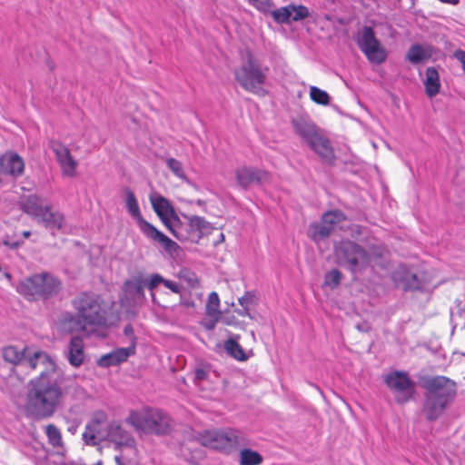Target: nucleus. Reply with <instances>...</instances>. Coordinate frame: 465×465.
<instances>
[{
	"mask_svg": "<svg viewBox=\"0 0 465 465\" xmlns=\"http://www.w3.org/2000/svg\"><path fill=\"white\" fill-rule=\"evenodd\" d=\"M392 280L396 286L404 292L424 291L430 283V279L424 272H415L405 265L399 266L393 272Z\"/></svg>",
	"mask_w": 465,
	"mask_h": 465,
	"instance_id": "10",
	"label": "nucleus"
},
{
	"mask_svg": "<svg viewBox=\"0 0 465 465\" xmlns=\"http://www.w3.org/2000/svg\"><path fill=\"white\" fill-rule=\"evenodd\" d=\"M240 339V335L236 334L233 337L228 339L224 341V350L229 356L232 358L244 361H247L249 356L244 351L242 347L239 344L238 341Z\"/></svg>",
	"mask_w": 465,
	"mask_h": 465,
	"instance_id": "27",
	"label": "nucleus"
},
{
	"mask_svg": "<svg viewBox=\"0 0 465 465\" xmlns=\"http://www.w3.org/2000/svg\"><path fill=\"white\" fill-rule=\"evenodd\" d=\"M250 5L262 13H267L271 7V0H247Z\"/></svg>",
	"mask_w": 465,
	"mask_h": 465,
	"instance_id": "41",
	"label": "nucleus"
},
{
	"mask_svg": "<svg viewBox=\"0 0 465 465\" xmlns=\"http://www.w3.org/2000/svg\"><path fill=\"white\" fill-rule=\"evenodd\" d=\"M206 314L209 317L220 316V299L217 292H213L209 294L206 303Z\"/></svg>",
	"mask_w": 465,
	"mask_h": 465,
	"instance_id": "34",
	"label": "nucleus"
},
{
	"mask_svg": "<svg viewBox=\"0 0 465 465\" xmlns=\"http://www.w3.org/2000/svg\"><path fill=\"white\" fill-rule=\"evenodd\" d=\"M272 16L278 24H290L292 22L290 5L272 11Z\"/></svg>",
	"mask_w": 465,
	"mask_h": 465,
	"instance_id": "36",
	"label": "nucleus"
},
{
	"mask_svg": "<svg viewBox=\"0 0 465 465\" xmlns=\"http://www.w3.org/2000/svg\"><path fill=\"white\" fill-rule=\"evenodd\" d=\"M442 3L445 4H450V5H457L459 3V0H440Z\"/></svg>",
	"mask_w": 465,
	"mask_h": 465,
	"instance_id": "53",
	"label": "nucleus"
},
{
	"mask_svg": "<svg viewBox=\"0 0 465 465\" xmlns=\"http://www.w3.org/2000/svg\"><path fill=\"white\" fill-rule=\"evenodd\" d=\"M25 163L22 157L15 153H6L0 157V173L18 177L23 174Z\"/></svg>",
	"mask_w": 465,
	"mask_h": 465,
	"instance_id": "19",
	"label": "nucleus"
},
{
	"mask_svg": "<svg viewBox=\"0 0 465 465\" xmlns=\"http://www.w3.org/2000/svg\"><path fill=\"white\" fill-rule=\"evenodd\" d=\"M162 283L166 288L171 290L173 293H180L181 292V288H180L179 284L177 282H173V281H170V280H166V279L163 278V282H162Z\"/></svg>",
	"mask_w": 465,
	"mask_h": 465,
	"instance_id": "45",
	"label": "nucleus"
},
{
	"mask_svg": "<svg viewBox=\"0 0 465 465\" xmlns=\"http://www.w3.org/2000/svg\"><path fill=\"white\" fill-rule=\"evenodd\" d=\"M235 178L238 185L246 190L251 185H260L268 182L270 175L266 171L255 167L242 166L235 170Z\"/></svg>",
	"mask_w": 465,
	"mask_h": 465,
	"instance_id": "16",
	"label": "nucleus"
},
{
	"mask_svg": "<svg viewBox=\"0 0 465 465\" xmlns=\"http://www.w3.org/2000/svg\"><path fill=\"white\" fill-rule=\"evenodd\" d=\"M342 273L338 269H331L324 276V285L335 289L341 283Z\"/></svg>",
	"mask_w": 465,
	"mask_h": 465,
	"instance_id": "37",
	"label": "nucleus"
},
{
	"mask_svg": "<svg viewBox=\"0 0 465 465\" xmlns=\"http://www.w3.org/2000/svg\"><path fill=\"white\" fill-rule=\"evenodd\" d=\"M310 97L318 104L327 105L330 104V95L328 93L316 86H311Z\"/></svg>",
	"mask_w": 465,
	"mask_h": 465,
	"instance_id": "35",
	"label": "nucleus"
},
{
	"mask_svg": "<svg viewBox=\"0 0 465 465\" xmlns=\"http://www.w3.org/2000/svg\"><path fill=\"white\" fill-rule=\"evenodd\" d=\"M21 208L25 213L31 215L35 219L41 214V212L45 209L42 199L36 194H30L23 200L21 203Z\"/></svg>",
	"mask_w": 465,
	"mask_h": 465,
	"instance_id": "29",
	"label": "nucleus"
},
{
	"mask_svg": "<svg viewBox=\"0 0 465 465\" xmlns=\"http://www.w3.org/2000/svg\"><path fill=\"white\" fill-rule=\"evenodd\" d=\"M268 71L267 66L262 65L251 52H247L241 65L234 70V77L245 91L264 96L267 91L262 86L266 82Z\"/></svg>",
	"mask_w": 465,
	"mask_h": 465,
	"instance_id": "5",
	"label": "nucleus"
},
{
	"mask_svg": "<svg viewBox=\"0 0 465 465\" xmlns=\"http://www.w3.org/2000/svg\"><path fill=\"white\" fill-rule=\"evenodd\" d=\"M262 462V455L251 449H243L240 452L241 465H259Z\"/></svg>",
	"mask_w": 465,
	"mask_h": 465,
	"instance_id": "32",
	"label": "nucleus"
},
{
	"mask_svg": "<svg viewBox=\"0 0 465 465\" xmlns=\"http://www.w3.org/2000/svg\"><path fill=\"white\" fill-rule=\"evenodd\" d=\"M308 146L322 159L324 163L334 164L336 156L329 138L321 133L314 138Z\"/></svg>",
	"mask_w": 465,
	"mask_h": 465,
	"instance_id": "17",
	"label": "nucleus"
},
{
	"mask_svg": "<svg viewBox=\"0 0 465 465\" xmlns=\"http://www.w3.org/2000/svg\"><path fill=\"white\" fill-rule=\"evenodd\" d=\"M125 421L134 427L136 430L147 434L165 435L174 427L172 418L159 409L131 411Z\"/></svg>",
	"mask_w": 465,
	"mask_h": 465,
	"instance_id": "6",
	"label": "nucleus"
},
{
	"mask_svg": "<svg viewBox=\"0 0 465 465\" xmlns=\"http://www.w3.org/2000/svg\"><path fill=\"white\" fill-rule=\"evenodd\" d=\"M431 55L430 49L429 47L425 48L419 44L412 45L408 53L407 59L414 64H418L427 59H429Z\"/></svg>",
	"mask_w": 465,
	"mask_h": 465,
	"instance_id": "30",
	"label": "nucleus"
},
{
	"mask_svg": "<svg viewBox=\"0 0 465 465\" xmlns=\"http://www.w3.org/2000/svg\"><path fill=\"white\" fill-rule=\"evenodd\" d=\"M184 223H185L181 221L174 211L173 213L171 214V216L167 219V223L163 224L178 241L182 242L180 232H184Z\"/></svg>",
	"mask_w": 465,
	"mask_h": 465,
	"instance_id": "31",
	"label": "nucleus"
},
{
	"mask_svg": "<svg viewBox=\"0 0 465 465\" xmlns=\"http://www.w3.org/2000/svg\"><path fill=\"white\" fill-rule=\"evenodd\" d=\"M107 440L114 443L116 448H135V439L115 420L111 421Z\"/></svg>",
	"mask_w": 465,
	"mask_h": 465,
	"instance_id": "20",
	"label": "nucleus"
},
{
	"mask_svg": "<svg viewBox=\"0 0 465 465\" xmlns=\"http://www.w3.org/2000/svg\"><path fill=\"white\" fill-rule=\"evenodd\" d=\"M222 322H223L224 324L226 325H243V322H239L237 321V319L234 317V316H227V317H223L222 318Z\"/></svg>",
	"mask_w": 465,
	"mask_h": 465,
	"instance_id": "48",
	"label": "nucleus"
},
{
	"mask_svg": "<svg viewBox=\"0 0 465 465\" xmlns=\"http://www.w3.org/2000/svg\"><path fill=\"white\" fill-rule=\"evenodd\" d=\"M424 400L421 411L429 421L437 420L451 406L457 396V384L446 376H428L421 381Z\"/></svg>",
	"mask_w": 465,
	"mask_h": 465,
	"instance_id": "3",
	"label": "nucleus"
},
{
	"mask_svg": "<svg viewBox=\"0 0 465 465\" xmlns=\"http://www.w3.org/2000/svg\"><path fill=\"white\" fill-rule=\"evenodd\" d=\"M357 328H358V330H360V331H367V329H366V328H363V327H362L361 325H360V324H358V325H357Z\"/></svg>",
	"mask_w": 465,
	"mask_h": 465,
	"instance_id": "55",
	"label": "nucleus"
},
{
	"mask_svg": "<svg viewBox=\"0 0 465 465\" xmlns=\"http://www.w3.org/2000/svg\"><path fill=\"white\" fill-rule=\"evenodd\" d=\"M254 294L252 292H247L245 294L239 298L238 302L242 307H247L253 303Z\"/></svg>",
	"mask_w": 465,
	"mask_h": 465,
	"instance_id": "42",
	"label": "nucleus"
},
{
	"mask_svg": "<svg viewBox=\"0 0 465 465\" xmlns=\"http://www.w3.org/2000/svg\"><path fill=\"white\" fill-rule=\"evenodd\" d=\"M424 85L426 94L429 97H434L440 93V76L438 71L434 67L427 68Z\"/></svg>",
	"mask_w": 465,
	"mask_h": 465,
	"instance_id": "28",
	"label": "nucleus"
},
{
	"mask_svg": "<svg viewBox=\"0 0 465 465\" xmlns=\"http://www.w3.org/2000/svg\"><path fill=\"white\" fill-rule=\"evenodd\" d=\"M209 371L204 368H197L194 371V380L202 381L207 379Z\"/></svg>",
	"mask_w": 465,
	"mask_h": 465,
	"instance_id": "47",
	"label": "nucleus"
},
{
	"mask_svg": "<svg viewBox=\"0 0 465 465\" xmlns=\"http://www.w3.org/2000/svg\"><path fill=\"white\" fill-rule=\"evenodd\" d=\"M166 165L173 172V173L175 176H177L183 180H186V175L183 172V165H182L181 162H179L178 160H176L174 158H168L166 160Z\"/></svg>",
	"mask_w": 465,
	"mask_h": 465,
	"instance_id": "40",
	"label": "nucleus"
},
{
	"mask_svg": "<svg viewBox=\"0 0 465 465\" xmlns=\"http://www.w3.org/2000/svg\"><path fill=\"white\" fill-rule=\"evenodd\" d=\"M124 292L125 294L134 301L145 300L144 286L143 283V276L134 277L132 280L125 281L124 284Z\"/></svg>",
	"mask_w": 465,
	"mask_h": 465,
	"instance_id": "25",
	"label": "nucleus"
},
{
	"mask_svg": "<svg viewBox=\"0 0 465 465\" xmlns=\"http://www.w3.org/2000/svg\"><path fill=\"white\" fill-rule=\"evenodd\" d=\"M134 345L128 346L127 348H119L110 353L103 355L97 361L98 365L103 368L115 366L127 361V359L134 355Z\"/></svg>",
	"mask_w": 465,
	"mask_h": 465,
	"instance_id": "22",
	"label": "nucleus"
},
{
	"mask_svg": "<svg viewBox=\"0 0 465 465\" xmlns=\"http://www.w3.org/2000/svg\"><path fill=\"white\" fill-rule=\"evenodd\" d=\"M344 221L346 215L340 210L326 212L320 223H313L308 228V235L314 242L328 238L332 232Z\"/></svg>",
	"mask_w": 465,
	"mask_h": 465,
	"instance_id": "12",
	"label": "nucleus"
},
{
	"mask_svg": "<svg viewBox=\"0 0 465 465\" xmlns=\"http://www.w3.org/2000/svg\"><path fill=\"white\" fill-rule=\"evenodd\" d=\"M220 316L211 317L212 319L209 321L208 323L205 324V328L207 330H213L214 329Z\"/></svg>",
	"mask_w": 465,
	"mask_h": 465,
	"instance_id": "50",
	"label": "nucleus"
},
{
	"mask_svg": "<svg viewBox=\"0 0 465 465\" xmlns=\"http://www.w3.org/2000/svg\"><path fill=\"white\" fill-rule=\"evenodd\" d=\"M202 443L227 454L247 444L242 433L233 429L207 430L202 438Z\"/></svg>",
	"mask_w": 465,
	"mask_h": 465,
	"instance_id": "9",
	"label": "nucleus"
},
{
	"mask_svg": "<svg viewBox=\"0 0 465 465\" xmlns=\"http://www.w3.org/2000/svg\"><path fill=\"white\" fill-rule=\"evenodd\" d=\"M2 242L4 245H5L6 247H8L11 250H15V249L19 248L24 243L23 241H13L10 239L9 236H5L2 239Z\"/></svg>",
	"mask_w": 465,
	"mask_h": 465,
	"instance_id": "44",
	"label": "nucleus"
},
{
	"mask_svg": "<svg viewBox=\"0 0 465 465\" xmlns=\"http://www.w3.org/2000/svg\"><path fill=\"white\" fill-rule=\"evenodd\" d=\"M237 313L241 316H250L249 308L242 307V310H237Z\"/></svg>",
	"mask_w": 465,
	"mask_h": 465,
	"instance_id": "52",
	"label": "nucleus"
},
{
	"mask_svg": "<svg viewBox=\"0 0 465 465\" xmlns=\"http://www.w3.org/2000/svg\"><path fill=\"white\" fill-rule=\"evenodd\" d=\"M3 357L7 362L32 370L43 367L40 374L27 383L25 411L27 416L37 420L53 417L67 391L64 374L52 358L42 351H35L31 355L26 352L25 348L20 351L15 346L5 347Z\"/></svg>",
	"mask_w": 465,
	"mask_h": 465,
	"instance_id": "1",
	"label": "nucleus"
},
{
	"mask_svg": "<svg viewBox=\"0 0 465 465\" xmlns=\"http://www.w3.org/2000/svg\"><path fill=\"white\" fill-rule=\"evenodd\" d=\"M84 341L79 336H74L71 339L67 359L71 365L74 367L80 366L84 361Z\"/></svg>",
	"mask_w": 465,
	"mask_h": 465,
	"instance_id": "24",
	"label": "nucleus"
},
{
	"mask_svg": "<svg viewBox=\"0 0 465 465\" xmlns=\"http://www.w3.org/2000/svg\"><path fill=\"white\" fill-rule=\"evenodd\" d=\"M294 132L307 144H309L320 134L319 128L311 120L304 117H297L292 120Z\"/></svg>",
	"mask_w": 465,
	"mask_h": 465,
	"instance_id": "21",
	"label": "nucleus"
},
{
	"mask_svg": "<svg viewBox=\"0 0 465 465\" xmlns=\"http://www.w3.org/2000/svg\"><path fill=\"white\" fill-rule=\"evenodd\" d=\"M94 465H102V462L101 461H98L96 464Z\"/></svg>",
	"mask_w": 465,
	"mask_h": 465,
	"instance_id": "59",
	"label": "nucleus"
},
{
	"mask_svg": "<svg viewBox=\"0 0 465 465\" xmlns=\"http://www.w3.org/2000/svg\"><path fill=\"white\" fill-rule=\"evenodd\" d=\"M53 151L56 156V160L60 164L63 173L66 176L73 177L75 175L77 162L72 156L69 149L64 145L56 143L53 145Z\"/></svg>",
	"mask_w": 465,
	"mask_h": 465,
	"instance_id": "18",
	"label": "nucleus"
},
{
	"mask_svg": "<svg viewBox=\"0 0 465 465\" xmlns=\"http://www.w3.org/2000/svg\"><path fill=\"white\" fill-rule=\"evenodd\" d=\"M30 235H31V232H30V231H25V232H23V236H24L25 238H28Z\"/></svg>",
	"mask_w": 465,
	"mask_h": 465,
	"instance_id": "54",
	"label": "nucleus"
},
{
	"mask_svg": "<svg viewBox=\"0 0 465 465\" xmlns=\"http://www.w3.org/2000/svg\"><path fill=\"white\" fill-rule=\"evenodd\" d=\"M5 277H6L7 279H11V278H12V276H11V274H10L9 272H5Z\"/></svg>",
	"mask_w": 465,
	"mask_h": 465,
	"instance_id": "57",
	"label": "nucleus"
},
{
	"mask_svg": "<svg viewBox=\"0 0 465 465\" xmlns=\"http://www.w3.org/2000/svg\"><path fill=\"white\" fill-rule=\"evenodd\" d=\"M114 460L116 462V465H130L131 464L130 460H124V457L121 455H116L114 458Z\"/></svg>",
	"mask_w": 465,
	"mask_h": 465,
	"instance_id": "51",
	"label": "nucleus"
},
{
	"mask_svg": "<svg viewBox=\"0 0 465 465\" xmlns=\"http://www.w3.org/2000/svg\"><path fill=\"white\" fill-rule=\"evenodd\" d=\"M384 381L393 392L397 403L404 404L413 397L415 383L406 371H391L386 375Z\"/></svg>",
	"mask_w": 465,
	"mask_h": 465,
	"instance_id": "11",
	"label": "nucleus"
},
{
	"mask_svg": "<svg viewBox=\"0 0 465 465\" xmlns=\"http://www.w3.org/2000/svg\"><path fill=\"white\" fill-rule=\"evenodd\" d=\"M62 287V281L57 276L49 272H42L22 280L16 291L27 301H46L56 296Z\"/></svg>",
	"mask_w": 465,
	"mask_h": 465,
	"instance_id": "4",
	"label": "nucleus"
},
{
	"mask_svg": "<svg viewBox=\"0 0 465 465\" xmlns=\"http://www.w3.org/2000/svg\"><path fill=\"white\" fill-rule=\"evenodd\" d=\"M454 56H455V58H457L462 64L463 69L465 71V51H463V50H457L454 53Z\"/></svg>",
	"mask_w": 465,
	"mask_h": 465,
	"instance_id": "49",
	"label": "nucleus"
},
{
	"mask_svg": "<svg viewBox=\"0 0 465 465\" xmlns=\"http://www.w3.org/2000/svg\"><path fill=\"white\" fill-rule=\"evenodd\" d=\"M290 11L292 13V22H298L309 17L310 13L304 5H290Z\"/></svg>",
	"mask_w": 465,
	"mask_h": 465,
	"instance_id": "38",
	"label": "nucleus"
},
{
	"mask_svg": "<svg viewBox=\"0 0 465 465\" xmlns=\"http://www.w3.org/2000/svg\"><path fill=\"white\" fill-rule=\"evenodd\" d=\"M124 333L126 337L130 339V346L134 345L136 347V337L134 335V328L131 324H127L124 328Z\"/></svg>",
	"mask_w": 465,
	"mask_h": 465,
	"instance_id": "43",
	"label": "nucleus"
},
{
	"mask_svg": "<svg viewBox=\"0 0 465 465\" xmlns=\"http://www.w3.org/2000/svg\"><path fill=\"white\" fill-rule=\"evenodd\" d=\"M45 434L48 442L54 448L63 446V439L60 430L54 424H48L45 427Z\"/></svg>",
	"mask_w": 465,
	"mask_h": 465,
	"instance_id": "33",
	"label": "nucleus"
},
{
	"mask_svg": "<svg viewBox=\"0 0 465 465\" xmlns=\"http://www.w3.org/2000/svg\"><path fill=\"white\" fill-rule=\"evenodd\" d=\"M357 44L371 63L380 64L386 60L387 53L376 38L371 27L365 26L363 28Z\"/></svg>",
	"mask_w": 465,
	"mask_h": 465,
	"instance_id": "14",
	"label": "nucleus"
},
{
	"mask_svg": "<svg viewBox=\"0 0 465 465\" xmlns=\"http://www.w3.org/2000/svg\"><path fill=\"white\" fill-rule=\"evenodd\" d=\"M335 263L353 276L361 274L367 268L387 269L389 266V250L383 243H376L365 249L351 240H341L333 244Z\"/></svg>",
	"mask_w": 465,
	"mask_h": 465,
	"instance_id": "2",
	"label": "nucleus"
},
{
	"mask_svg": "<svg viewBox=\"0 0 465 465\" xmlns=\"http://www.w3.org/2000/svg\"><path fill=\"white\" fill-rule=\"evenodd\" d=\"M203 203H203V201H202V200H198V201H197V204H198V205H203Z\"/></svg>",
	"mask_w": 465,
	"mask_h": 465,
	"instance_id": "58",
	"label": "nucleus"
},
{
	"mask_svg": "<svg viewBox=\"0 0 465 465\" xmlns=\"http://www.w3.org/2000/svg\"><path fill=\"white\" fill-rule=\"evenodd\" d=\"M151 203L153 211L163 222L167 223V219L173 213L174 209L169 203V201L162 195H158L154 198H151Z\"/></svg>",
	"mask_w": 465,
	"mask_h": 465,
	"instance_id": "26",
	"label": "nucleus"
},
{
	"mask_svg": "<svg viewBox=\"0 0 465 465\" xmlns=\"http://www.w3.org/2000/svg\"><path fill=\"white\" fill-rule=\"evenodd\" d=\"M124 194L127 212L135 220L142 233L146 238L160 243L165 252H176L179 245L143 217L134 192L131 189L126 188L124 190Z\"/></svg>",
	"mask_w": 465,
	"mask_h": 465,
	"instance_id": "7",
	"label": "nucleus"
},
{
	"mask_svg": "<svg viewBox=\"0 0 465 465\" xmlns=\"http://www.w3.org/2000/svg\"><path fill=\"white\" fill-rule=\"evenodd\" d=\"M35 220L50 230H60L64 221V215L59 212H53L49 206H45L41 214Z\"/></svg>",
	"mask_w": 465,
	"mask_h": 465,
	"instance_id": "23",
	"label": "nucleus"
},
{
	"mask_svg": "<svg viewBox=\"0 0 465 465\" xmlns=\"http://www.w3.org/2000/svg\"><path fill=\"white\" fill-rule=\"evenodd\" d=\"M219 240H220V242H223L224 240V235L223 232H220Z\"/></svg>",
	"mask_w": 465,
	"mask_h": 465,
	"instance_id": "56",
	"label": "nucleus"
},
{
	"mask_svg": "<svg viewBox=\"0 0 465 465\" xmlns=\"http://www.w3.org/2000/svg\"><path fill=\"white\" fill-rule=\"evenodd\" d=\"M111 421L104 411L94 412L85 425L83 440L90 446H96L101 441L107 440Z\"/></svg>",
	"mask_w": 465,
	"mask_h": 465,
	"instance_id": "13",
	"label": "nucleus"
},
{
	"mask_svg": "<svg viewBox=\"0 0 465 465\" xmlns=\"http://www.w3.org/2000/svg\"><path fill=\"white\" fill-rule=\"evenodd\" d=\"M73 305L77 312L78 322L84 327L105 324V311L102 307V300L99 295L93 292H82L74 299Z\"/></svg>",
	"mask_w": 465,
	"mask_h": 465,
	"instance_id": "8",
	"label": "nucleus"
},
{
	"mask_svg": "<svg viewBox=\"0 0 465 465\" xmlns=\"http://www.w3.org/2000/svg\"><path fill=\"white\" fill-rule=\"evenodd\" d=\"M186 223H184V232H180L182 242H198L199 240L213 230L212 224L203 217L197 215L187 216Z\"/></svg>",
	"mask_w": 465,
	"mask_h": 465,
	"instance_id": "15",
	"label": "nucleus"
},
{
	"mask_svg": "<svg viewBox=\"0 0 465 465\" xmlns=\"http://www.w3.org/2000/svg\"><path fill=\"white\" fill-rule=\"evenodd\" d=\"M163 282V277L159 273H153L149 278L143 277V283L144 287H147L151 291L153 300L155 299L153 290Z\"/></svg>",
	"mask_w": 465,
	"mask_h": 465,
	"instance_id": "39",
	"label": "nucleus"
},
{
	"mask_svg": "<svg viewBox=\"0 0 465 465\" xmlns=\"http://www.w3.org/2000/svg\"><path fill=\"white\" fill-rule=\"evenodd\" d=\"M181 277L184 278L193 287L197 282L196 275L189 271L181 272Z\"/></svg>",
	"mask_w": 465,
	"mask_h": 465,
	"instance_id": "46",
	"label": "nucleus"
}]
</instances>
